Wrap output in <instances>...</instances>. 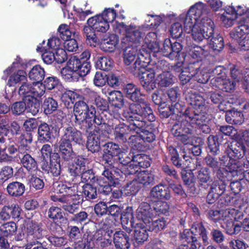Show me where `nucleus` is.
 <instances>
[{"instance_id": "obj_1", "label": "nucleus", "mask_w": 249, "mask_h": 249, "mask_svg": "<svg viewBox=\"0 0 249 249\" xmlns=\"http://www.w3.org/2000/svg\"><path fill=\"white\" fill-rule=\"evenodd\" d=\"M190 104L193 109V114H190L186 111L179 124L177 136H185L192 133L194 127H198L205 133L210 132L208 123L210 119L206 113L207 109L202 97L197 94L190 96Z\"/></svg>"}, {"instance_id": "obj_2", "label": "nucleus", "mask_w": 249, "mask_h": 249, "mask_svg": "<svg viewBox=\"0 0 249 249\" xmlns=\"http://www.w3.org/2000/svg\"><path fill=\"white\" fill-rule=\"evenodd\" d=\"M63 98L69 99L71 102L74 103L73 106L74 122L81 129L89 133L88 130L92 127L93 123L98 125L103 123L102 118L100 115L96 114L95 107L92 106H88L82 100V95L74 91L69 90L63 94Z\"/></svg>"}, {"instance_id": "obj_3", "label": "nucleus", "mask_w": 249, "mask_h": 249, "mask_svg": "<svg viewBox=\"0 0 249 249\" xmlns=\"http://www.w3.org/2000/svg\"><path fill=\"white\" fill-rule=\"evenodd\" d=\"M126 97L137 104H130L129 108L124 110L123 117L127 121L134 120L149 122L155 120L153 111L149 105L145 102L144 95L140 89L132 84H127L124 89Z\"/></svg>"}, {"instance_id": "obj_4", "label": "nucleus", "mask_w": 249, "mask_h": 249, "mask_svg": "<svg viewBox=\"0 0 249 249\" xmlns=\"http://www.w3.org/2000/svg\"><path fill=\"white\" fill-rule=\"evenodd\" d=\"M226 70L221 66H217L213 71L215 75L211 83L213 88H216L226 92H231L235 89L236 83L244 80L243 74L237 69L233 68L231 70L232 80L227 78Z\"/></svg>"}, {"instance_id": "obj_5", "label": "nucleus", "mask_w": 249, "mask_h": 249, "mask_svg": "<svg viewBox=\"0 0 249 249\" xmlns=\"http://www.w3.org/2000/svg\"><path fill=\"white\" fill-rule=\"evenodd\" d=\"M146 120H143L139 121L134 120L131 121H128L131 123L128 125L125 124L124 123L118 124L119 120L116 119L113 120V123L111 125L113 129V134L115 139L119 142H125L128 139L129 142L133 140H136L139 139L138 136L133 135L131 133L136 132L138 133L141 128L145 125V122Z\"/></svg>"}, {"instance_id": "obj_6", "label": "nucleus", "mask_w": 249, "mask_h": 249, "mask_svg": "<svg viewBox=\"0 0 249 249\" xmlns=\"http://www.w3.org/2000/svg\"><path fill=\"white\" fill-rule=\"evenodd\" d=\"M242 201V204L238 205L239 209L235 208H228L225 210H221V220L224 222L226 232L229 234H234L238 233L241 230V226L239 224H234L233 221H239L243 217L242 210L247 208L248 204L246 201Z\"/></svg>"}, {"instance_id": "obj_7", "label": "nucleus", "mask_w": 249, "mask_h": 249, "mask_svg": "<svg viewBox=\"0 0 249 249\" xmlns=\"http://www.w3.org/2000/svg\"><path fill=\"white\" fill-rule=\"evenodd\" d=\"M153 210L150 205L146 202L142 203L137 210V218L141 220L147 227V230L158 232L164 228L166 222L164 218L161 217L154 220Z\"/></svg>"}, {"instance_id": "obj_8", "label": "nucleus", "mask_w": 249, "mask_h": 249, "mask_svg": "<svg viewBox=\"0 0 249 249\" xmlns=\"http://www.w3.org/2000/svg\"><path fill=\"white\" fill-rule=\"evenodd\" d=\"M214 22L210 18H203L193 25L191 33L193 39L197 43L208 40L214 33Z\"/></svg>"}, {"instance_id": "obj_9", "label": "nucleus", "mask_w": 249, "mask_h": 249, "mask_svg": "<svg viewBox=\"0 0 249 249\" xmlns=\"http://www.w3.org/2000/svg\"><path fill=\"white\" fill-rule=\"evenodd\" d=\"M134 74H142L140 81L143 88L147 91H150L156 88L157 81L155 79V71L153 69L146 70L144 64H141L139 60L135 62L131 69Z\"/></svg>"}, {"instance_id": "obj_10", "label": "nucleus", "mask_w": 249, "mask_h": 249, "mask_svg": "<svg viewBox=\"0 0 249 249\" xmlns=\"http://www.w3.org/2000/svg\"><path fill=\"white\" fill-rule=\"evenodd\" d=\"M116 33L122 35V42L124 43H139L143 36L142 28L134 25L127 26L124 23L115 22L114 25Z\"/></svg>"}, {"instance_id": "obj_11", "label": "nucleus", "mask_w": 249, "mask_h": 249, "mask_svg": "<svg viewBox=\"0 0 249 249\" xmlns=\"http://www.w3.org/2000/svg\"><path fill=\"white\" fill-rule=\"evenodd\" d=\"M220 162H218L214 158L212 157H207L205 161L207 165L213 168L217 169L221 168L225 170L226 176L235 177L237 175L235 172V169L237 168V162L235 160L231 159L228 156H223L220 160Z\"/></svg>"}, {"instance_id": "obj_12", "label": "nucleus", "mask_w": 249, "mask_h": 249, "mask_svg": "<svg viewBox=\"0 0 249 249\" xmlns=\"http://www.w3.org/2000/svg\"><path fill=\"white\" fill-rule=\"evenodd\" d=\"M22 63L21 62V59L17 57L15 60L13 62L11 67L8 68L4 71V73L6 75L5 78L9 75V78L7 82V85L9 87H15L17 84L27 81V73L23 70H16Z\"/></svg>"}, {"instance_id": "obj_13", "label": "nucleus", "mask_w": 249, "mask_h": 249, "mask_svg": "<svg viewBox=\"0 0 249 249\" xmlns=\"http://www.w3.org/2000/svg\"><path fill=\"white\" fill-rule=\"evenodd\" d=\"M42 230L39 225L34 222H30L27 226L28 249H47L37 241L42 237Z\"/></svg>"}, {"instance_id": "obj_14", "label": "nucleus", "mask_w": 249, "mask_h": 249, "mask_svg": "<svg viewBox=\"0 0 249 249\" xmlns=\"http://www.w3.org/2000/svg\"><path fill=\"white\" fill-rule=\"evenodd\" d=\"M200 68L198 62L189 63L186 67H182V64L178 62L173 68L176 72H181L179 78L182 85H185L190 81L192 78H194L196 71Z\"/></svg>"}, {"instance_id": "obj_15", "label": "nucleus", "mask_w": 249, "mask_h": 249, "mask_svg": "<svg viewBox=\"0 0 249 249\" xmlns=\"http://www.w3.org/2000/svg\"><path fill=\"white\" fill-rule=\"evenodd\" d=\"M32 90L33 83L25 81L19 87L18 93L23 98V100L27 103V105L30 108V110L36 113L38 111L39 104H36V100L32 97Z\"/></svg>"}, {"instance_id": "obj_16", "label": "nucleus", "mask_w": 249, "mask_h": 249, "mask_svg": "<svg viewBox=\"0 0 249 249\" xmlns=\"http://www.w3.org/2000/svg\"><path fill=\"white\" fill-rule=\"evenodd\" d=\"M60 141L69 143L73 142L79 145H82L84 142L82 133L71 126L63 128V135Z\"/></svg>"}, {"instance_id": "obj_17", "label": "nucleus", "mask_w": 249, "mask_h": 249, "mask_svg": "<svg viewBox=\"0 0 249 249\" xmlns=\"http://www.w3.org/2000/svg\"><path fill=\"white\" fill-rule=\"evenodd\" d=\"M142 160V156L137 155L128 165L123 167L122 172L126 175L138 174L141 171V167H147L150 165L148 161H144Z\"/></svg>"}, {"instance_id": "obj_18", "label": "nucleus", "mask_w": 249, "mask_h": 249, "mask_svg": "<svg viewBox=\"0 0 249 249\" xmlns=\"http://www.w3.org/2000/svg\"><path fill=\"white\" fill-rule=\"evenodd\" d=\"M21 211V208L17 203L12 204L10 206L5 205L0 211V220L7 221L10 219L11 217L14 219L18 218Z\"/></svg>"}, {"instance_id": "obj_19", "label": "nucleus", "mask_w": 249, "mask_h": 249, "mask_svg": "<svg viewBox=\"0 0 249 249\" xmlns=\"http://www.w3.org/2000/svg\"><path fill=\"white\" fill-rule=\"evenodd\" d=\"M237 23L239 26L231 33L230 35L239 43V41L249 33L247 30H249V17L247 18V16H245Z\"/></svg>"}, {"instance_id": "obj_20", "label": "nucleus", "mask_w": 249, "mask_h": 249, "mask_svg": "<svg viewBox=\"0 0 249 249\" xmlns=\"http://www.w3.org/2000/svg\"><path fill=\"white\" fill-rule=\"evenodd\" d=\"M101 131L99 127H95L89 133L87 147L92 153L97 152L100 148V136Z\"/></svg>"}, {"instance_id": "obj_21", "label": "nucleus", "mask_w": 249, "mask_h": 249, "mask_svg": "<svg viewBox=\"0 0 249 249\" xmlns=\"http://www.w3.org/2000/svg\"><path fill=\"white\" fill-rule=\"evenodd\" d=\"M58 190L61 193H65L63 195L64 197H67V202L72 200L80 201L81 198V195L78 194V186L77 185L67 187L65 184H59L58 185Z\"/></svg>"}, {"instance_id": "obj_22", "label": "nucleus", "mask_w": 249, "mask_h": 249, "mask_svg": "<svg viewBox=\"0 0 249 249\" xmlns=\"http://www.w3.org/2000/svg\"><path fill=\"white\" fill-rule=\"evenodd\" d=\"M87 23L94 31L105 33L109 28V24L104 20L101 15H97L89 18Z\"/></svg>"}, {"instance_id": "obj_23", "label": "nucleus", "mask_w": 249, "mask_h": 249, "mask_svg": "<svg viewBox=\"0 0 249 249\" xmlns=\"http://www.w3.org/2000/svg\"><path fill=\"white\" fill-rule=\"evenodd\" d=\"M136 223L134 225V223L130 220L131 225L134 227V238L136 241L139 243H142L145 241L148 237L147 227L144 225L142 221Z\"/></svg>"}, {"instance_id": "obj_24", "label": "nucleus", "mask_w": 249, "mask_h": 249, "mask_svg": "<svg viewBox=\"0 0 249 249\" xmlns=\"http://www.w3.org/2000/svg\"><path fill=\"white\" fill-rule=\"evenodd\" d=\"M189 11L198 20L203 18H209L207 16L210 13V10L207 5L201 2H198L190 7Z\"/></svg>"}, {"instance_id": "obj_25", "label": "nucleus", "mask_w": 249, "mask_h": 249, "mask_svg": "<svg viewBox=\"0 0 249 249\" xmlns=\"http://www.w3.org/2000/svg\"><path fill=\"white\" fill-rule=\"evenodd\" d=\"M141 50L138 53V49L135 47H128L125 49L124 53V60L125 65H129L138 57L136 61L139 60L141 64L144 63L145 59L141 55Z\"/></svg>"}, {"instance_id": "obj_26", "label": "nucleus", "mask_w": 249, "mask_h": 249, "mask_svg": "<svg viewBox=\"0 0 249 249\" xmlns=\"http://www.w3.org/2000/svg\"><path fill=\"white\" fill-rule=\"evenodd\" d=\"M88 162V159L82 156H78L75 158L73 162L69 167L70 174L73 176H78L85 170V164Z\"/></svg>"}, {"instance_id": "obj_27", "label": "nucleus", "mask_w": 249, "mask_h": 249, "mask_svg": "<svg viewBox=\"0 0 249 249\" xmlns=\"http://www.w3.org/2000/svg\"><path fill=\"white\" fill-rule=\"evenodd\" d=\"M231 152L229 156L231 159L235 160L236 162L238 161L237 160L240 159L243 157L247 149L243 143L240 141H235L232 142L231 147ZM245 159L239 161L243 162Z\"/></svg>"}, {"instance_id": "obj_28", "label": "nucleus", "mask_w": 249, "mask_h": 249, "mask_svg": "<svg viewBox=\"0 0 249 249\" xmlns=\"http://www.w3.org/2000/svg\"><path fill=\"white\" fill-rule=\"evenodd\" d=\"M113 243L115 247L119 249H128L130 247L129 236L122 231L114 233Z\"/></svg>"}, {"instance_id": "obj_29", "label": "nucleus", "mask_w": 249, "mask_h": 249, "mask_svg": "<svg viewBox=\"0 0 249 249\" xmlns=\"http://www.w3.org/2000/svg\"><path fill=\"white\" fill-rule=\"evenodd\" d=\"M25 152L22 155L18 153V158L20 159V161L23 167L25 168L31 173L32 172H40V171L37 170L36 162L34 159L28 153Z\"/></svg>"}, {"instance_id": "obj_30", "label": "nucleus", "mask_w": 249, "mask_h": 249, "mask_svg": "<svg viewBox=\"0 0 249 249\" xmlns=\"http://www.w3.org/2000/svg\"><path fill=\"white\" fill-rule=\"evenodd\" d=\"M150 196L153 199H169L171 197L169 189L166 186L162 184L154 187L150 192Z\"/></svg>"}, {"instance_id": "obj_31", "label": "nucleus", "mask_w": 249, "mask_h": 249, "mask_svg": "<svg viewBox=\"0 0 249 249\" xmlns=\"http://www.w3.org/2000/svg\"><path fill=\"white\" fill-rule=\"evenodd\" d=\"M118 42V36L115 35L111 34L102 40L101 48L105 52H112L116 49Z\"/></svg>"}, {"instance_id": "obj_32", "label": "nucleus", "mask_w": 249, "mask_h": 249, "mask_svg": "<svg viewBox=\"0 0 249 249\" xmlns=\"http://www.w3.org/2000/svg\"><path fill=\"white\" fill-rule=\"evenodd\" d=\"M103 230H99L93 235H88L87 238L86 243H85L83 249H92L95 244L99 245L102 241L106 233Z\"/></svg>"}, {"instance_id": "obj_33", "label": "nucleus", "mask_w": 249, "mask_h": 249, "mask_svg": "<svg viewBox=\"0 0 249 249\" xmlns=\"http://www.w3.org/2000/svg\"><path fill=\"white\" fill-rule=\"evenodd\" d=\"M178 19L180 22L183 23L184 30L188 34L191 33V29L193 28L194 24L199 20L192 13H190L189 10L186 14H181L179 16Z\"/></svg>"}, {"instance_id": "obj_34", "label": "nucleus", "mask_w": 249, "mask_h": 249, "mask_svg": "<svg viewBox=\"0 0 249 249\" xmlns=\"http://www.w3.org/2000/svg\"><path fill=\"white\" fill-rule=\"evenodd\" d=\"M180 238L183 242H186L190 245V249H196L200 247V243L190 230H184L180 234Z\"/></svg>"}, {"instance_id": "obj_35", "label": "nucleus", "mask_w": 249, "mask_h": 249, "mask_svg": "<svg viewBox=\"0 0 249 249\" xmlns=\"http://www.w3.org/2000/svg\"><path fill=\"white\" fill-rule=\"evenodd\" d=\"M104 147L105 153L106 154L104 156V158L107 163H109V162H111L110 164V165L112 164L111 160L110 159V158H108L107 160L106 159L107 155L110 156L111 159L114 156H117L118 158L119 157V155H121L120 154L124 149H121L118 144L112 142L107 143L105 145Z\"/></svg>"}, {"instance_id": "obj_36", "label": "nucleus", "mask_w": 249, "mask_h": 249, "mask_svg": "<svg viewBox=\"0 0 249 249\" xmlns=\"http://www.w3.org/2000/svg\"><path fill=\"white\" fill-rule=\"evenodd\" d=\"M33 141V136L30 132H25L19 137V145L18 146V153L22 155L30 149V145Z\"/></svg>"}, {"instance_id": "obj_37", "label": "nucleus", "mask_w": 249, "mask_h": 249, "mask_svg": "<svg viewBox=\"0 0 249 249\" xmlns=\"http://www.w3.org/2000/svg\"><path fill=\"white\" fill-rule=\"evenodd\" d=\"M233 7H226L225 12L221 16V20L226 27H230L234 24L235 20H237L236 15L233 14Z\"/></svg>"}, {"instance_id": "obj_38", "label": "nucleus", "mask_w": 249, "mask_h": 249, "mask_svg": "<svg viewBox=\"0 0 249 249\" xmlns=\"http://www.w3.org/2000/svg\"><path fill=\"white\" fill-rule=\"evenodd\" d=\"M38 140L40 142H48L53 137L49 125L45 123H41L38 126Z\"/></svg>"}, {"instance_id": "obj_39", "label": "nucleus", "mask_w": 249, "mask_h": 249, "mask_svg": "<svg viewBox=\"0 0 249 249\" xmlns=\"http://www.w3.org/2000/svg\"><path fill=\"white\" fill-rule=\"evenodd\" d=\"M157 83L160 88L169 87L175 82L173 75L169 71H163L156 78Z\"/></svg>"}, {"instance_id": "obj_40", "label": "nucleus", "mask_w": 249, "mask_h": 249, "mask_svg": "<svg viewBox=\"0 0 249 249\" xmlns=\"http://www.w3.org/2000/svg\"><path fill=\"white\" fill-rule=\"evenodd\" d=\"M227 106L226 114L225 116L226 121L229 124H240L243 122V114L240 112L235 110L228 109Z\"/></svg>"}, {"instance_id": "obj_41", "label": "nucleus", "mask_w": 249, "mask_h": 249, "mask_svg": "<svg viewBox=\"0 0 249 249\" xmlns=\"http://www.w3.org/2000/svg\"><path fill=\"white\" fill-rule=\"evenodd\" d=\"M45 71L39 65L34 66L28 73V77L31 80L41 82L44 79Z\"/></svg>"}, {"instance_id": "obj_42", "label": "nucleus", "mask_w": 249, "mask_h": 249, "mask_svg": "<svg viewBox=\"0 0 249 249\" xmlns=\"http://www.w3.org/2000/svg\"><path fill=\"white\" fill-rule=\"evenodd\" d=\"M221 172V170H219L218 172L220 180L214 181L211 185L210 190L211 191H213V193L216 194L219 196L223 195L226 190L225 180L224 178L221 177L220 175Z\"/></svg>"}, {"instance_id": "obj_43", "label": "nucleus", "mask_w": 249, "mask_h": 249, "mask_svg": "<svg viewBox=\"0 0 249 249\" xmlns=\"http://www.w3.org/2000/svg\"><path fill=\"white\" fill-rule=\"evenodd\" d=\"M8 194L13 196H21L25 191V186L23 184L15 181L9 183L7 187Z\"/></svg>"}, {"instance_id": "obj_44", "label": "nucleus", "mask_w": 249, "mask_h": 249, "mask_svg": "<svg viewBox=\"0 0 249 249\" xmlns=\"http://www.w3.org/2000/svg\"><path fill=\"white\" fill-rule=\"evenodd\" d=\"M134 179L139 183L143 185L152 184L154 181V175L147 171H140Z\"/></svg>"}, {"instance_id": "obj_45", "label": "nucleus", "mask_w": 249, "mask_h": 249, "mask_svg": "<svg viewBox=\"0 0 249 249\" xmlns=\"http://www.w3.org/2000/svg\"><path fill=\"white\" fill-rule=\"evenodd\" d=\"M142 52H141V55L142 57H144L145 59L147 58H149L150 56V51L154 53H158L160 52V48L159 43L157 40L151 42L146 45H142Z\"/></svg>"}, {"instance_id": "obj_46", "label": "nucleus", "mask_w": 249, "mask_h": 249, "mask_svg": "<svg viewBox=\"0 0 249 249\" xmlns=\"http://www.w3.org/2000/svg\"><path fill=\"white\" fill-rule=\"evenodd\" d=\"M210 93L211 101L214 104H219V108L220 110L226 111L227 106H230V105L224 101L223 95L217 92H211Z\"/></svg>"}, {"instance_id": "obj_47", "label": "nucleus", "mask_w": 249, "mask_h": 249, "mask_svg": "<svg viewBox=\"0 0 249 249\" xmlns=\"http://www.w3.org/2000/svg\"><path fill=\"white\" fill-rule=\"evenodd\" d=\"M191 231L195 235L199 234L200 236L204 245L209 244V238L206 230L201 223L194 224L192 227Z\"/></svg>"}, {"instance_id": "obj_48", "label": "nucleus", "mask_w": 249, "mask_h": 249, "mask_svg": "<svg viewBox=\"0 0 249 249\" xmlns=\"http://www.w3.org/2000/svg\"><path fill=\"white\" fill-rule=\"evenodd\" d=\"M59 151L62 157L66 160L72 158L74 155L71 144L60 141Z\"/></svg>"}, {"instance_id": "obj_49", "label": "nucleus", "mask_w": 249, "mask_h": 249, "mask_svg": "<svg viewBox=\"0 0 249 249\" xmlns=\"http://www.w3.org/2000/svg\"><path fill=\"white\" fill-rule=\"evenodd\" d=\"M61 74L63 78L66 81H77L79 79L78 72L74 71L67 66L61 69Z\"/></svg>"}, {"instance_id": "obj_50", "label": "nucleus", "mask_w": 249, "mask_h": 249, "mask_svg": "<svg viewBox=\"0 0 249 249\" xmlns=\"http://www.w3.org/2000/svg\"><path fill=\"white\" fill-rule=\"evenodd\" d=\"M108 99L113 106L119 108L122 107L124 104L122 94L119 91L114 90L110 92Z\"/></svg>"}, {"instance_id": "obj_51", "label": "nucleus", "mask_w": 249, "mask_h": 249, "mask_svg": "<svg viewBox=\"0 0 249 249\" xmlns=\"http://www.w3.org/2000/svg\"><path fill=\"white\" fill-rule=\"evenodd\" d=\"M32 97L36 100V104H38L37 98L42 96L45 92V86L41 82L33 83Z\"/></svg>"}, {"instance_id": "obj_52", "label": "nucleus", "mask_w": 249, "mask_h": 249, "mask_svg": "<svg viewBox=\"0 0 249 249\" xmlns=\"http://www.w3.org/2000/svg\"><path fill=\"white\" fill-rule=\"evenodd\" d=\"M188 54L194 59L200 58L204 53V49L199 46L193 45L185 48Z\"/></svg>"}, {"instance_id": "obj_53", "label": "nucleus", "mask_w": 249, "mask_h": 249, "mask_svg": "<svg viewBox=\"0 0 249 249\" xmlns=\"http://www.w3.org/2000/svg\"><path fill=\"white\" fill-rule=\"evenodd\" d=\"M17 229L16 224L14 222H8L0 226V231L4 236L13 235Z\"/></svg>"}, {"instance_id": "obj_54", "label": "nucleus", "mask_w": 249, "mask_h": 249, "mask_svg": "<svg viewBox=\"0 0 249 249\" xmlns=\"http://www.w3.org/2000/svg\"><path fill=\"white\" fill-rule=\"evenodd\" d=\"M37 52H42V58L44 63L47 64H51L55 60L54 54L51 51H48L46 49L40 44L36 48Z\"/></svg>"}, {"instance_id": "obj_55", "label": "nucleus", "mask_w": 249, "mask_h": 249, "mask_svg": "<svg viewBox=\"0 0 249 249\" xmlns=\"http://www.w3.org/2000/svg\"><path fill=\"white\" fill-rule=\"evenodd\" d=\"M209 47L213 51L219 52L221 51L224 46L223 38L222 36L217 35L215 37H213L208 42Z\"/></svg>"}, {"instance_id": "obj_56", "label": "nucleus", "mask_w": 249, "mask_h": 249, "mask_svg": "<svg viewBox=\"0 0 249 249\" xmlns=\"http://www.w3.org/2000/svg\"><path fill=\"white\" fill-rule=\"evenodd\" d=\"M48 216L56 222H61L64 219L61 210L57 207H50L48 211Z\"/></svg>"}, {"instance_id": "obj_57", "label": "nucleus", "mask_w": 249, "mask_h": 249, "mask_svg": "<svg viewBox=\"0 0 249 249\" xmlns=\"http://www.w3.org/2000/svg\"><path fill=\"white\" fill-rule=\"evenodd\" d=\"M44 112L46 114H50L56 110L58 107L57 102L52 98L46 99L43 103Z\"/></svg>"}, {"instance_id": "obj_58", "label": "nucleus", "mask_w": 249, "mask_h": 249, "mask_svg": "<svg viewBox=\"0 0 249 249\" xmlns=\"http://www.w3.org/2000/svg\"><path fill=\"white\" fill-rule=\"evenodd\" d=\"M96 65L98 68L101 70L109 71L112 67L113 63L110 58L102 57L97 61Z\"/></svg>"}, {"instance_id": "obj_59", "label": "nucleus", "mask_w": 249, "mask_h": 249, "mask_svg": "<svg viewBox=\"0 0 249 249\" xmlns=\"http://www.w3.org/2000/svg\"><path fill=\"white\" fill-rule=\"evenodd\" d=\"M94 31V30L92 29V27L89 25L88 26H85L83 29L84 34L88 41V43L89 44L90 46H95L97 41V38Z\"/></svg>"}, {"instance_id": "obj_60", "label": "nucleus", "mask_w": 249, "mask_h": 249, "mask_svg": "<svg viewBox=\"0 0 249 249\" xmlns=\"http://www.w3.org/2000/svg\"><path fill=\"white\" fill-rule=\"evenodd\" d=\"M198 182L201 185L207 183L211 180L210 172L207 168H201L198 172L197 176Z\"/></svg>"}, {"instance_id": "obj_61", "label": "nucleus", "mask_w": 249, "mask_h": 249, "mask_svg": "<svg viewBox=\"0 0 249 249\" xmlns=\"http://www.w3.org/2000/svg\"><path fill=\"white\" fill-rule=\"evenodd\" d=\"M152 100L155 104L161 107L167 102L168 99L165 94L156 91L152 95Z\"/></svg>"}, {"instance_id": "obj_62", "label": "nucleus", "mask_w": 249, "mask_h": 249, "mask_svg": "<svg viewBox=\"0 0 249 249\" xmlns=\"http://www.w3.org/2000/svg\"><path fill=\"white\" fill-rule=\"evenodd\" d=\"M27 107L29 108L25 101L17 102L12 105L11 111L14 114L20 115L24 112Z\"/></svg>"}, {"instance_id": "obj_63", "label": "nucleus", "mask_w": 249, "mask_h": 249, "mask_svg": "<svg viewBox=\"0 0 249 249\" xmlns=\"http://www.w3.org/2000/svg\"><path fill=\"white\" fill-rule=\"evenodd\" d=\"M208 145L210 152L213 155L217 154L219 151V143L217 138L214 136H210L208 138Z\"/></svg>"}, {"instance_id": "obj_64", "label": "nucleus", "mask_w": 249, "mask_h": 249, "mask_svg": "<svg viewBox=\"0 0 249 249\" xmlns=\"http://www.w3.org/2000/svg\"><path fill=\"white\" fill-rule=\"evenodd\" d=\"M154 210L159 214H165L168 212L169 205L167 202L158 201L154 204Z\"/></svg>"}]
</instances>
